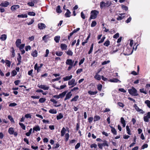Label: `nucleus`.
<instances>
[{
    "instance_id": "bb28decb",
    "label": "nucleus",
    "mask_w": 150,
    "mask_h": 150,
    "mask_svg": "<svg viewBox=\"0 0 150 150\" xmlns=\"http://www.w3.org/2000/svg\"><path fill=\"white\" fill-rule=\"evenodd\" d=\"M67 54L70 56H72L73 54V52L70 49L68 50L66 52Z\"/></svg>"
},
{
    "instance_id": "8fccbe9b",
    "label": "nucleus",
    "mask_w": 150,
    "mask_h": 150,
    "mask_svg": "<svg viewBox=\"0 0 150 150\" xmlns=\"http://www.w3.org/2000/svg\"><path fill=\"white\" fill-rule=\"evenodd\" d=\"M97 24L96 22L94 21L92 22L91 24V27H94L96 26Z\"/></svg>"
},
{
    "instance_id": "338daca9",
    "label": "nucleus",
    "mask_w": 150,
    "mask_h": 150,
    "mask_svg": "<svg viewBox=\"0 0 150 150\" xmlns=\"http://www.w3.org/2000/svg\"><path fill=\"white\" fill-rule=\"evenodd\" d=\"M80 128L79 124V123H76V132L78 131Z\"/></svg>"
},
{
    "instance_id": "9b49d317",
    "label": "nucleus",
    "mask_w": 150,
    "mask_h": 150,
    "mask_svg": "<svg viewBox=\"0 0 150 150\" xmlns=\"http://www.w3.org/2000/svg\"><path fill=\"white\" fill-rule=\"evenodd\" d=\"M60 47L62 50H65L67 49V46L66 44L62 43L60 45Z\"/></svg>"
},
{
    "instance_id": "f257e3e1",
    "label": "nucleus",
    "mask_w": 150,
    "mask_h": 150,
    "mask_svg": "<svg viewBox=\"0 0 150 150\" xmlns=\"http://www.w3.org/2000/svg\"><path fill=\"white\" fill-rule=\"evenodd\" d=\"M99 11L96 10H92L91 12V16L89 20L90 21L92 19H95L96 18L98 15L99 14Z\"/></svg>"
},
{
    "instance_id": "1a4fd4ad",
    "label": "nucleus",
    "mask_w": 150,
    "mask_h": 150,
    "mask_svg": "<svg viewBox=\"0 0 150 150\" xmlns=\"http://www.w3.org/2000/svg\"><path fill=\"white\" fill-rule=\"evenodd\" d=\"M72 96V94L71 91H70L66 95V97L64 99V100L66 101L67 100L69 99Z\"/></svg>"
},
{
    "instance_id": "0eeeda50",
    "label": "nucleus",
    "mask_w": 150,
    "mask_h": 150,
    "mask_svg": "<svg viewBox=\"0 0 150 150\" xmlns=\"http://www.w3.org/2000/svg\"><path fill=\"white\" fill-rule=\"evenodd\" d=\"M19 7L20 6L18 5H14L11 7V9L12 11L14 12L19 8Z\"/></svg>"
},
{
    "instance_id": "393cba45",
    "label": "nucleus",
    "mask_w": 150,
    "mask_h": 150,
    "mask_svg": "<svg viewBox=\"0 0 150 150\" xmlns=\"http://www.w3.org/2000/svg\"><path fill=\"white\" fill-rule=\"evenodd\" d=\"M60 38V37L58 35L55 36L54 37V40L56 43H59Z\"/></svg>"
},
{
    "instance_id": "f704fd0d",
    "label": "nucleus",
    "mask_w": 150,
    "mask_h": 150,
    "mask_svg": "<svg viewBox=\"0 0 150 150\" xmlns=\"http://www.w3.org/2000/svg\"><path fill=\"white\" fill-rule=\"evenodd\" d=\"M126 131L127 133L129 135H130L131 134V131L130 129L129 128V126L128 125H127L126 126Z\"/></svg>"
},
{
    "instance_id": "680f3d73",
    "label": "nucleus",
    "mask_w": 150,
    "mask_h": 150,
    "mask_svg": "<svg viewBox=\"0 0 150 150\" xmlns=\"http://www.w3.org/2000/svg\"><path fill=\"white\" fill-rule=\"evenodd\" d=\"M27 4L29 6H33L34 5V4L32 2H29L27 3Z\"/></svg>"
},
{
    "instance_id": "4468645a",
    "label": "nucleus",
    "mask_w": 150,
    "mask_h": 150,
    "mask_svg": "<svg viewBox=\"0 0 150 150\" xmlns=\"http://www.w3.org/2000/svg\"><path fill=\"white\" fill-rule=\"evenodd\" d=\"M9 4V3L7 1H5L4 2L1 4V6L6 7Z\"/></svg>"
},
{
    "instance_id": "f3484780",
    "label": "nucleus",
    "mask_w": 150,
    "mask_h": 150,
    "mask_svg": "<svg viewBox=\"0 0 150 150\" xmlns=\"http://www.w3.org/2000/svg\"><path fill=\"white\" fill-rule=\"evenodd\" d=\"M66 131V130L65 128L64 127H63L61 132V137L64 136L65 133Z\"/></svg>"
},
{
    "instance_id": "39448f33",
    "label": "nucleus",
    "mask_w": 150,
    "mask_h": 150,
    "mask_svg": "<svg viewBox=\"0 0 150 150\" xmlns=\"http://www.w3.org/2000/svg\"><path fill=\"white\" fill-rule=\"evenodd\" d=\"M150 118V112L147 113L146 116H145L143 117L144 120L146 122H149V119Z\"/></svg>"
},
{
    "instance_id": "6e6d98bb",
    "label": "nucleus",
    "mask_w": 150,
    "mask_h": 150,
    "mask_svg": "<svg viewBox=\"0 0 150 150\" xmlns=\"http://www.w3.org/2000/svg\"><path fill=\"white\" fill-rule=\"evenodd\" d=\"M122 9L125 10L126 11H127L128 10V7L122 5Z\"/></svg>"
},
{
    "instance_id": "5fc2aeb1",
    "label": "nucleus",
    "mask_w": 150,
    "mask_h": 150,
    "mask_svg": "<svg viewBox=\"0 0 150 150\" xmlns=\"http://www.w3.org/2000/svg\"><path fill=\"white\" fill-rule=\"evenodd\" d=\"M18 57L17 58V60L18 61H21L22 57L20 53H18Z\"/></svg>"
},
{
    "instance_id": "aec40b11",
    "label": "nucleus",
    "mask_w": 150,
    "mask_h": 150,
    "mask_svg": "<svg viewBox=\"0 0 150 150\" xmlns=\"http://www.w3.org/2000/svg\"><path fill=\"white\" fill-rule=\"evenodd\" d=\"M14 130L13 128L11 127L9 128L8 132L10 134H14Z\"/></svg>"
},
{
    "instance_id": "864d4df0",
    "label": "nucleus",
    "mask_w": 150,
    "mask_h": 150,
    "mask_svg": "<svg viewBox=\"0 0 150 150\" xmlns=\"http://www.w3.org/2000/svg\"><path fill=\"white\" fill-rule=\"evenodd\" d=\"M139 91L141 93H143L145 94H147L144 88L140 89H139Z\"/></svg>"
},
{
    "instance_id": "5701e85b",
    "label": "nucleus",
    "mask_w": 150,
    "mask_h": 150,
    "mask_svg": "<svg viewBox=\"0 0 150 150\" xmlns=\"http://www.w3.org/2000/svg\"><path fill=\"white\" fill-rule=\"evenodd\" d=\"M72 77V75H71L69 76H67L63 78V81H65L69 80L71 79Z\"/></svg>"
},
{
    "instance_id": "79ce46f5",
    "label": "nucleus",
    "mask_w": 150,
    "mask_h": 150,
    "mask_svg": "<svg viewBox=\"0 0 150 150\" xmlns=\"http://www.w3.org/2000/svg\"><path fill=\"white\" fill-rule=\"evenodd\" d=\"M11 52H12V54H11V57H14L15 56V50L14 48L12 47H11Z\"/></svg>"
},
{
    "instance_id": "7ed1b4c3",
    "label": "nucleus",
    "mask_w": 150,
    "mask_h": 150,
    "mask_svg": "<svg viewBox=\"0 0 150 150\" xmlns=\"http://www.w3.org/2000/svg\"><path fill=\"white\" fill-rule=\"evenodd\" d=\"M128 91L129 93L133 96H136L139 95V94L137 93V90L133 87L132 88L129 89Z\"/></svg>"
},
{
    "instance_id": "72a5a7b5",
    "label": "nucleus",
    "mask_w": 150,
    "mask_h": 150,
    "mask_svg": "<svg viewBox=\"0 0 150 150\" xmlns=\"http://www.w3.org/2000/svg\"><path fill=\"white\" fill-rule=\"evenodd\" d=\"M63 117V115L61 113H60L57 116V120H60Z\"/></svg>"
},
{
    "instance_id": "9d476101",
    "label": "nucleus",
    "mask_w": 150,
    "mask_h": 150,
    "mask_svg": "<svg viewBox=\"0 0 150 150\" xmlns=\"http://www.w3.org/2000/svg\"><path fill=\"white\" fill-rule=\"evenodd\" d=\"M38 87L40 88L43 89L44 90H48L49 88V87L45 85H38Z\"/></svg>"
},
{
    "instance_id": "e2e57ef3",
    "label": "nucleus",
    "mask_w": 150,
    "mask_h": 150,
    "mask_svg": "<svg viewBox=\"0 0 150 150\" xmlns=\"http://www.w3.org/2000/svg\"><path fill=\"white\" fill-rule=\"evenodd\" d=\"M81 144L80 142L78 143L75 146V149H78L80 146Z\"/></svg>"
},
{
    "instance_id": "cd10ccee",
    "label": "nucleus",
    "mask_w": 150,
    "mask_h": 150,
    "mask_svg": "<svg viewBox=\"0 0 150 150\" xmlns=\"http://www.w3.org/2000/svg\"><path fill=\"white\" fill-rule=\"evenodd\" d=\"M88 93L91 95H93L96 94L98 93V91H96L94 92L91 91H88Z\"/></svg>"
},
{
    "instance_id": "37998d69",
    "label": "nucleus",
    "mask_w": 150,
    "mask_h": 150,
    "mask_svg": "<svg viewBox=\"0 0 150 150\" xmlns=\"http://www.w3.org/2000/svg\"><path fill=\"white\" fill-rule=\"evenodd\" d=\"M19 124L23 129V130L25 129V126L22 123L19 122Z\"/></svg>"
},
{
    "instance_id": "4d7b16f0",
    "label": "nucleus",
    "mask_w": 150,
    "mask_h": 150,
    "mask_svg": "<svg viewBox=\"0 0 150 150\" xmlns=\"http://www.w3.org/2000/svg\"><path fill=\"white\" fill-rule=\"evenodd\" d=\"M93 120V117H90L88 118V121L89 123H91Z\"/></svg>"
},
{
    "instance_id": "e433bc0d",
    "label": "nucleus",
    "mask_w": 150,
    "mask_h": 150,
    "mask_svg": "<svg viewBox=\"0 0 150 150\" xmlns=\"http://www.w3.org/2000/svg\"><path fill=\"white\" fill-rule=\"evenodd\" d=\"M46 100V99L45 98H40L39 100V101L40 103H42L44 102Z\"/></svg>"
},
{
    "instance_id": "c756f323",
    "label": "nucleus",
    "mask_w": 150,
    "mask_h": 150,
    "mask_svg": "<svg viewBox=\"0 0 150 150\" xmlns=\"http://www.w3.org/2000/svg\"><path fill=\"white\" fill-rule=\"evenodd\" d=\"M56 11L58 13H60L62 12V11L61 9V7L59 5L57 7Z\"/></svg>"
},
{
    "instance_id": "13d9d810",
    "label": "nucleus",
    "mask_w": 150,
    "mask_h": 150,
    "mask_svg": "<svg viewBox=\"0 0 150 150\" xmlns=\"http://www.w3.org/2000/svg\"><path fill=\"white\" fill-rule=\"evenodd\" d=\"M8 118L10 120L11 122H14L13 119L11 115H8Z\"/></svg>"
},
{
    "instance_id": "c03bdc74",
    "label": "nucleus",
    "mask_w": 150,
    "mask_h": 150,
    "mask_svg": "<svg viewBox=\"0 0 150 150\" xmlns=\"http://www.w3.org/2000/svg\"><path fill=\"white\" fill-rule=\"evenodd\" d=\"M103 146H108V142L106 140L103 141V143L102 144Z\"/></svg>"
},
{
    "instance_id": "58836bf2",
    "label": "nucleus",
    "mask_w": 150,
    "mask_h": 150,
    "mask_svg": "<svg viewBox=\"0 0 150 150\" xmlns=\"http://www.w3.org/2000/svg\"><path fill=\"white\" fill-rule=\"evenodd\" d=\"M63 54V52L61 51H57L55 52L56 54L58 56H61Z\"/></svg>"
},
{
    "instance_id": "774afa93",
    "label": "nucleus",
    "mask_w": 150,
    "mask_h": 150,
    "mask_svg": "<svg viewBox=\"0 0 150 150\" xmlns=\"http://www.w3.org/2000/svg\"><path fill=\"white\" fill-rule=\"evenodd\" d=\"M83 71V69L81 68L78 69L76 71L77 74Z\"/></svg>"
},
{
    "instance_id": "a878e982",
    "label": "nucleus",
    "mask_w": 150,
    "mask_h": 150,
    "mask_svg": "<svg viewBox=\"0 0 150 150\" xmlns=\"http://www.w3.org/2000/svg\"><path fill=\"white\" fill-rule=\"evenodd\" d=\"M100 119V117L98 115H95L94 117L93 121L95 122L99 120Z\"/></svg>"
},
{
    "instance_id": "603ef678",
    "label": "nucleus",
    "mask_w": 150,
    "mask_h": 150,
    "mask_svg": "<svg viewBox=\"0 0 150 150\" xmlns=\"http://www.w3.org/2000/svg\"><path fill=\"white\" fill-rule=\"evenodd\" d=\"M60 145L59 143H57L56 145H54L52 147V148L53 149L57 148L59 147Z\"/></svg>"
},
{
    "instance_id": "69168bd1",
    "label": "nucleus",
    "mask_w": 150,
    "mask_h": 150,
    "mask_svg": "<svg viewBox=\"0 0 150 150\" xmlns=\"http://www.w3.org/2000/svg\"><path fill=\"white\" fill-rule=\"evenodd\" d=\"M110 61L109 60H107V61H105L102 63L101 64L102 65H104L110 63Z\"/></svg>"
},
{
    "instance_id": "20e7f679",
    "label": "nucleus",
    "mask_w": 150,
    "mask_h": 150,
    "mask_svg": "<svg viewBox=\"0 0 150 150\" xmlns=\"http://www.w3.org/2000/svg\"><path fill=\"white\" fill-rule=\"evenodd\" d=\"M110 5L108 1L105 3L104 1L101 2L100 3V6L101 9H102L104 7H108Z\"/></svg>"
},
{
    "instance_id": "ea45409f",
    "label": "nucleus",
    "mask_w": 150,
    "mask_h": 150,
    "mask_svg": "<svg viewBox=\"0 0 150 150\" xmlns=\"http://www.w3.org/2000/svg\"><path fill=\"white\" fill-rule=\"evenodd\" d=\"M110 41L108 40H106L103 44V45L104 46H105L106 47H108V46L110 45Z\"/></svg>"
},
{
    "instance_id": "49530a36",
    "label": "nucleus",
    "mask_w": 150,
    "mask_h": 150,
    "mask_svg": "<svg viewBox=\"0 0 150 150\" xmlns=\"http://www.w3.org/2000/svg\"><path fill=\"white\" fill-rule=\"evenodd\" d=\"M6 64L7 67H10L11 63L10 61L8 60H6Z\"/></svg>"
},
{
    "instance_id": "a211bd4d",
    "label": "nucleus",
    "mask_w": 150,
    "mask_h": 150,
    "mask_svg": "<svg viewBox=\"0 0 150 150\" xmlns=\"http://www.w3.org/2000/svg\"><path fill=\"white\" fill-rule=\"evenodd\" d=\"M67 91H65L63 92L62 93H60L59 95V98H62L64 97L66 95V93H67Z\"/></svg>"
},
{
    "instance_id": "bf43d9fd",
    "label": "nucleus",
    "mask_w": 150,
    "mask_h": 150,
    "mask_svg": "<svg viewBox=\"0 0 150 150\" xmlns=\"http://www.w3.org/2000/svg\"><path fill=\"white\" fill-rule=\"evenodd\" d=\"M117 104L119 106L122 108L124 107L125 106V105L123 103L120 102H118L117 103Z\"/></svg>"
},
{
    "instance_id": "09e8293b",
    "label": "nucleus",
    "mask_w": 150,
    "mask_h": 150,
    "mask_svg": "<svg viewBox=\"0 0 150 150\" xmlns=\"http://www.w3.org/2000/svg\"><path fill=\"white\" fill-rule=\"evenodd\" d=\"M17 74V72L15 70H13L11 73V75L12 76H14L16 75Z\"/></svg>"
},
{
    "instance_id": "f03ea898",
    "label": "nucleus",
    "mask_w": 150,
    "mask_h": 150,
    "mask_svg": "<svg viewBox=\"0 0 150 150\" xmlns=\"http://www.w3.org/2000/svg\"><path fill=\"white\" fill-rule=\"evenodd\" d=\"M134 47L132 48H129L128 47H126V48L125 50V48L123 50V54L125 55L128 56L132 54L133 51Z\"/></svg>"
},
{
    "instance_id": "f8f14e48",
    "label": "nucleus",
    "mask_w": 150,
    "mask_h": 150,
    "mask_svg": "<svg viewBox=\"0 0 150 150\" xmlns=\"http://www.w3.org/2000/svg\"><path fill=\"white\" fill-rule=\"evenodd\" d=\"M75 79H72L71 80L69 81L68 82V85H72L71 87H73L76 85V84H75L74 85V83H75Z\"/></svg>"
},
{
    "instance_id": "6ab92c4d",
    "label": "nucleus",
    "mask_w": 150,
    "mask_h": 150,
    "mask_svg": "<svg viewBox=\"0 0 150 150\" xmlns=\"http://www.w3.org/2000/svg\"><path fill=\"white\" fill-rule=\"evenodd\" d=\"M79 96L78 95L75 96L71 100V102H72L73 101H77L79 98Z\"/></svg>"
},
{
    "instance_id": "dca6fc26",
    "label": "nucleus",
    "mask_w": 150,
    "mask_h": 150,
    "mask_svg": "<svg viewBox=\"0 0 150 150\" xmlns=\"http://www.w3.org/2000/svg\"><path fill=\"white\" fill-rule=\"evenodd\" d=\"M33 132H34V131L36 132L40 131V126L39 125H37L34 127H33Z\"/></svg>"
},
{
    "instance_id": "423d86ee",
    "label": "nucleus",
    "mask_w": 150,
    "mask_h": 150,
    "mask_svg": "<svg viewBox=\"0 0 150 150\" xmlns=\"http://www.w3.org/2000/svg\"><path fill=\"white\" fill-rule=\"evenodd\" d=\"M74 62V60H72L71 59H68L66 62V65L73 66Z\"/></svg>"
},
{
    "instance_id": "c85d7f7f",
    "label": "nucleus",
    "mask_w": 150,
    "mask_h": 150,
    "mask_svg": "<svg viewBox=\"0 0 150 150\" xmlns=\"http://www.w3.org/2000/svg\"><path fill=\"white\" fill-rule=\"evenodd\" d=\"M21 43V40L18 39L16 42V45L17 47H18L20 44Z\"/></svg>"
},
{
    "instance_id": "6e6552de",
    "label": "nucleus",
    "mask_w": 150,
    "mask_h": 150,
    "mask_svg": "<svg viewBox=\"0 0 150 150\" xmlns=\"http://www.w3.org/2000/svg\"><path fill=\"white\" fill-rule=\"evenodd\" d=\"M38 27L40 30H42L46 28L45 25L43 23H39L38 24Z\"/></svg>"
},
{
    "instance_id": "2f4dec72",
    "label": "nucleus",
    "mask_w": 150,
    "mask_h": 150,
    "mask_svg": "<svg viewBox=\"0 0 150 150\" xmlns=\"http://www.w3.org/2000/svg\"><path fill=\"white\" fill-rule=\"evenodd\" d=\"M17 17L19 18H27L28 17L27 15L26 14H20L18 15L17 16Z\"/></svg>"
},
{
    "instance_id": "052dcab7",
    "label": "nucleus",
    "mask_w": 150,
    "mask_h": 150,
    "mask_svg": "<svg viewBox=\"0 0 150 150\" xmlns=\"http://www.w3.org/2000/svg\"><path fill=\"white\" fill-rule=\"evenodd\" d=\"M119 36V34L118 33H117L116 34H115L113 36V38H114L117 39L118 38Z\"/></svg>"
},
{
    "instance_id": "4c0bfd02",
    "label": "nucleus",
    "mask_w": 150,
    "mask_h": 150,
    "mask_svg": "<svg viewBox=\"0 0 150 150\" xmlns=\"http://www.w3.org/2000/svg\"><path fill=\"white\" fill-rule=\"evenodd\" d=\"M144 103L148 107L150 108V100H147L145 101Z\"/></svg>"
},
{
    "instance_id": "3c124183",
    "label": "nucleus",
    "mask_w": 150,
    "mask_h": 150,
    "mask_svg": "<svg viewBox=\"0 0 150 150\" xmlns=\"http://www.w3.org/2000/svg\"><path fill=\"white\" fill-rule=\"evenodd\" d=\"M97 147V145L95 143L93 144H91L90 146V147L92 149L93 148H94L95 149H96Z\"/></svg>"
},
{
    "instance_id": "412c9836",
    "label": "nucleus",
    "mask_w": 150,
    "mask_h": 150,
    "mask_svg": "<svg viewBox=\"0 0 150 150\" xmlns=\"http://www.w3.org/2000/svg\"><path fill=\"white\" fill-rule=\"evenodd\" d=\"M7 38V35L5 34H3L1 35V40L2 41H5Z\"/></svg>"
},
{
    "instance_id": "4be33fe9",
    "label": "nucleus",
    "mask_w": 150,
    "mask_h": 150,
    "mask_svg": "<svg viewBox=\"0 0 150 150\" xmlns=\"http://www.w3.org/2000/svg\"><path fill=\"white\" fill-rule=\"evenodd\" d=\"M31 55L33 57H36L38 55V52L36 50L34 51H33L31 54Z\"/></svg>"
},
{
    "instance_id": "0e129e2a",
    "label": "nucleus",
    "mask_w": 150,
    "mask_h": 150,
    "mask_svg": "<svg viewBox=\"0 0 150 150\" xmlns=\"http://www.w3.org/2000/svg\"><path fill=\"white\" fill-rule=\"evenodd\" d=\"M134 108L138 112V110H139L140 109V108H139V107L137 105V104H134Z\"/></svg>"
},
{
    "instance_id": "c9c22d12",
    "label": "nucleus",
    "mask_w": 150,
    "mask_h": 150,
    "mask_svg": "<svg viewBox=\"0 0 150 150\" xmlns=\"http://www.w3.org/2000/svg\"><path fill=\"white\" fill-rule=\"evenodd\" d=\"M69 137V134L68 133H66L65 135V138L64 140L65 141L67 142L68 141Z\"/></svg>"
},
{
    "instance_id": "a19ab883",
    "label": "nucleus",
    "mask_w": 150,
    "mask_h": 150,
    "mask_svg": "<svg viewBox=\"0 0 150 150\" xmlns=\"http://www.w3.org/2000/svg\"><path fill=\"white\" fill-rule=\"evenodd\" d=\"M93 44L92 43V44L91 45L90 49L88 52V54H90L92 52V51L93 50Z\"/></svg>"
},
{
    "instance_id": "ddd939ff",
    "label": "nucleus",
    "mask_w": 150,
    "mask_h": 150,
    "mask_svg": "<svg viewBox=\"0 0 150 150\" xmlns=\"http://www.w3.org/2000/svg\"><path fill=\"white\" fill-rule=\"evenodd\" d=\"M111 128V132L114 135H116L117 134V132L116 129L112 126L110 125Z\"/></svg>"
},
{
    "instance_id": "7c9ffc66",
    "label": "nucleus",
    "mask_w": 150,
    "mask_h": 150,
    "mask_svg": "<svg viewBox=\"0 0 150 150\" xmlns=\"http://www.w3.org/2000/svg\"><path fill=\"white\" fill-rule=\"evenodd\" d=\"M94 78L97 80L100 81L101 79V76L100 75L96 74L94 76Z\"/></svg>"
},
{
    "instance_id": "b1692460",
    "label": "nucleus",
    "mask_w": 150,
    "mask_h": 150,
    "mask_svg": "<svg viewBox=\"0 0 150 150\" xmlns=\"http://www.w3.org/2000/svg\"><path fill=\"white\" fill-rule=\"evenodd\" d=\"M109 81L111 82L117 83L118 81H120L117 78H113L112 79H110Z\"/></svg>"
},
{
    "instance_id": "de8ad7c7",
    "label": "nucleus",
    "mask_w": 150,
    "mask_h": 150,
    "mask_svg": "<svg viewBox=\"0 0 150 150\" xmlns=\"http://www.w3.org/2000/svg\"><path fill=\"white\" fill-rule=\"evenodd\" d=\"M35 13L34 12H29L28 13V15L30 16H35Z\"/></svg>"
},
{
    "instance_id": "473e14b6",
    "label": "nucleus",
    "mask_w": 150,
    "mask_h": 150,
    "mask_svg": "<svg viewBox=\"0 0 150 150\" xmlns=\"http://www.w3.org/2000/svg\"><path fill=\"white\" fill-rule=\"evenodd\" d=\"M50 113L52 114H55L57 113V110L54 109H51L49 111Z\"/></svg>"
},
{
    "instance_id": "a18cd8bd",
    "label": "nucleus",
    "mask_w": 150,
    "mask_h": 150,
    "mask_svg": "<svg viewBox=\"0 0 150 150\" xmlns=\"http://www.w3.org/2000/svg\"><path fill=\"white\" fill-rule=\"evenodd\" d=\"M102 85L100 84L97 85V89L99 91H101L102 88Z\"/></svg>"
},
{
    "instance_id": "2eb2a0df",
    "label": "nucleus",
    "mask_w": 150,
    "mask_h": 150,
    "mask_svg": "<svg viewBox=\"0 0 150 150\" xmlns=\"http://www.w3.org/2000/svg\"><path fill=\"white\" fill-rule=\"evenodd\" d=\"M67 12L65 14V16L66 17H69L70 16L71 13L69 9H66Z\"/></svg>"
}]
</instances>
